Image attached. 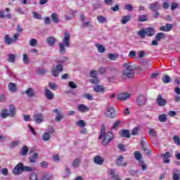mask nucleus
I'll return each instance as SVG.
<instances>
[{"instance_id":"nucleus-23","label":"nucleus","mask_w":180,"mask_h":180,"mask_svg":"<svg viewBox=\"0 0 180 180\" xmlns=\"http://www.w3.org/2000/svg\"><path fill=\"white\" fill-rule=\"evenodd\" d=\"M39 160V153H34L32 155L30 156L29 161L31 164H34Z\"/></svg>"},{"instance_id":"nucleus-14","label":"nucleus","mask_w":180,"mask_h":180,"mask_svg":"<svg viewBox=\"0 0 180 180\" xmlns=\"http://www.w3.org/2000/svg\"><path fill=\"white\" fill-rule=\"evenodd\" d=\"M34 122H36V123L40 124L44 121V117L43 116V114H41V113L34 114Z\"/></svg>"},{"instance_id":"nucleus-54","label":"nucleus","mask_w":180,"mask_h":180,"mask_svg":"<svg viewBox=\"0 0 180 180\" xmlns=\"http://www.w3.org/2000/svg\"><path fill=\"white\" fill-rule=\"evenodd\" d=\"M19 144H20V141H15L11 143L9 147L10 148H13V147H16V146H19Z\"/></svg>"},{"instance_id":"nucleus-6","label":"nucleus","mask_w":180,"mask_h":180,"mask_svg":"<svg viewBox=\"0 0 180 180\" xmlns=\"http://www.w3.org/2000/svg\"><path fill=\"white\" fill-rule=\"evenodd\" d=\"M91 84L93 85L101 84V79L98 77V72L95 70L91 71Z\"/></svg>"},{"instance_id":"nucleus-50","label":"nucleus","mask_w":180,"mask_h":180,"mask_svg":"<svg viewBox=\"0 0 180 180\" xmlns=\"http://www.w3.org/2000/svg\"><path fill=\"white\" fill-rule=\"evenodd\" d=\"M112 12H120V5L116 4L114 7L110 8Z\"/></svg>"},{"instance_id":"nucleus-56","label":"nucleus","mask_w":180,"mask_h":180,"mask_svg":"<svg viewBox=\"0 0 180 180\" xmlns=\"http://www.w3.org/2000/svg\"><path fill=\"white\" fill-rule=\"evenodd\" d=\"M136 56H137V52L136 51H131L129 53V57L130 58H133L136 57Z\"/></svg>"},{"instance_id":"nucleus-59","label":"nucleus","mask_w":180,"mask_h":180,"mask_svg":"<svg viewBox=\"0 0 180 180\" xmlns=\"http://www.w3.org/2000/svg\"><path fill=\"white\" fill-rule=\"evenodd\" d=\"M108 82H115L116 81V76H110L107 78Z\"/></svg>"},{"instance_id":"nucleus-12","label":"nucleus","mask_w":180,"mask_h":180,"mask_svg":"<svg viewBox=\"0 0 180 180\" xmlns=\"http://www.w3.org/2000/svg\"><path fill=\"white\" fill-rule=\"evenodd\" d=\"M122 67L125 68L124 70H127V71H131L132 72H134V70L137 69V66L136 65H131L130 63H124L122 65Z\"/></svg>"},{"instance_id":"nucleus-2","label":"nucleus","mask_w":180,"mask_h":180,"mask_svg":"<svg viewBox=\"0 0 180 180\" xmlns=\"http://www.w3.org/2000/svg\"><path fill=\"white\" fill-rule=\"evenodd\" d=\"M70 40H71V34H70L68 32H65L64 33V38L63 39V42L58 44L59 53L62 56H64V54L67 53L65 47H70Z\"/></svg>"},{"instance_id":"nucleus-3","label":"nucleus","mask_w":180,"mask_h":180,"mask_svg":"<svg viewBox=\"0 0 180 180\" xmlns=\"http://www.w3.org/2000/svg\"><path fill=\"white\" fill-rule=\"evenodd\" d=\"M68 60V58L63 56L61 58L56 60L58 64L56 67H52L51 74L53 77H58L60 72H63L64 68L62 64H64Z\"/></svg>"},{"instance_id":"nucleus-25","label":"nucleus","mask_w":180,"mask_h":180,"mask_svg":"<svg viewBox=\"0 0 180 180\" xmlns=\"http://www.w3.org/2000/svg\"><path fill=\"white\" fill-rule=\"evenodd\" d=\"M110 174L111 175V178L113 180H121L119 174H116L115 169H110Z\"/></svg>"},{"instance_id":"nucleus-36","label":"nucleus","mask_w":180,"mask_h":180,"mask_svg":"<svg viewBox=\"0 0 180 180\" xmlns=\"http://www.w3.org/2000/svg\"><path fill=\"white\" fill-rule=\"evenodd\" d=\"M51 178H53V174L45 173L43 174L41 180H51Z\"/></svg>"},{"instance_id":"nucleus-11","label":"nucleus","mask_w":180,"mask_h":180,"mask_svg":"<svg viewBox=\"0 0 180 180\" xmlns=\"http://www.w3.org/2000/svg\"><path fill=\"white\" fill-rule=\"evenodd\" d=\"M149 9L150 11H153V12H157L158 11H160V9H161V4H160V3L157 1L151 3L149 5Z\"/></svg>"},{"instance_id":"nucleus-43","label":"nucleus","mask_w":180,"mask_h":180,"mask_svg":"<svg viewBox=\"0 0 180 180\" xmlns=\"http://www.w3.org/2000/svg\"><path fill=\"white\" fill-rule=\"evenodd\" d=\"M78 127L84 128L86 126L85 121L80 120L76 122Z\"/></svg>"},{"instance_id":"nucleus-27","label":"nucleus","mask_w":180,"mask_h":180,"mask_svg":"<svg viewBox=\"0 0 180 180\" xmlns=\"http://www.w3.org/2000/svg\"><path fill=\"white\" fill-rule=\"evenodd\" d=\"M8 88L10 92H16L17 91V86H16V84L15 83H9L8 85Z\"/></svg>"},{"instance_id":"nucleus-21","label":"nucleus","mask_w":180,"mask_h":180,"mask_svg":"<svg viewBox=\"0 0 180 180\" xmlns=\"http://www.w3.org/2000/svg\"><path fill=\"white\" fill-rule=\"evenodd\" d=\"M146 36L151 37L155 34V30L151 27H149L145 30Z\"/></svg>"},{"instance_id":"nucleus-39","label":"nucleus","mask_w":180,"mask_h":180,"mask_svg":"<svg viewBox=\"0 0 180 180\" xmlns=\"http://www.w3.org/2000/svg\"><path fill=\"white\" fill-rule=\"evenodd\" d=\"M37 74H39V75H44L47 72V70L43 68H39L37 69Z\"/></svg>"},{"instance_id":"nucleus-64","label":"nucleus","mask_w":180,"mask_h":180,"mask_svg":"<svg viewBox=\"0 0 180 180\" xmlns=\"http://www.w3.org/2000/svg\"><path fill=\"white\" fill-rule=\"evenodd\" d=\"M179 179H180L179 174L174 172L173 173V180H179Z\"/></svg>"},{"instance_id":"nucleus-19","label":"nucleus","mask_w":180,"mask_h":180,"mask_svg":"<svg viewBox=\"0 0 180 180\" xmlns=\"http://www.w3.org/2000/svg\"><path fill=\"white\" fill-rule=\"evenodd\" d=\"M172 24H167L166 25H163L159 28L160 32H171L172 30Z\"/></svg>"},{"instance_id":"nucleus-61","label":"nucleus","mask_w":180,"mask_h":180,"mask_svg":"<svg viewBox=\"0 0 180 180\" xmlns=\"http://www.w3.org/2000/svg\"><path fill=\"white\" fill-rule=\"evenodd\" d=\"M173 140L174 143H176L177 146H180V139L179 138V136H174Z\"/></svg>"},{"instance_id":"nucleus-37","label":"nucleus","mask_w":180,"mask_h":180,"mask_svg":"<svg viewBox=\"0 0 180 180\" xmlns=\"http://www.w3.org/2000/svg\"><path fill=\"white\" fill-rule=\"evenodd\" d=\"M22 61L24 63V64H30V58H29V56H27V55L26 53H24L22 56Z\"/></svg>"},{"instance_id":"nucleus-32","label":"nucleus","mask_w":180,"mask_h":180,"mask_svg":"<svg viewBox=\"0 0 180 180\" xmlns=\"http://www.w3.org/2000/svg\"><path fill=\"white\" fill-rule=\"evenodd\" d=\"M165 38V34L164 32H159L155 36V40L160 41L162 39Z\"/></svg>"},{"instance_id":"nucleus-30","label":"nucleus","mask_w":180,"mask_h":180,"mask_svg":"<svg viewBox=\"0 0 180 180\" xmlns=\"http://www.w3.org/2000/svg\"><path fill=\"white\" fill-rule=\"evenodd\" d=\"M25 94L27 95L28 98H32V96H34V90L32 88H29L25 91Z\"/></svg>"},{"instance_id":"nucleus-63","label":"nucleus","mask_w":180,"mask_h":180,"mask_svg":"<svg viewBox=\"0 0 180 180\" xmlns=\"http://www.w3.org/2000/svg\"><path fill=\"white\" fill-rule=\"evenodd\" d=\"M139 22H147V17L146 15H141L139 18Z\"/></svg>"},{"instance_id":"nucleus-8","label":"nucleus","mask_w":180,"mask_h":180,"mask_svg":"<svg viewBox=\"0 0 180 180\" xmlns=\"http://www.w3.org/2000/svg\"><path fill=\"white\" fill-rule=\"evenodd\" d=\"M134 78V72L130 70H124L122 72V79H132Z\"/></svg>"},{"instance_id":"nucleus-53","label":"nucleus","mask_w":180,"mask_h":180,"mask_svg":"<svg viewBox=\"0 0 180 180\" xmlns=\"http://www.w3.org/2000/svg\"><path fill=\"white\" fill-rule=\"evenodd\" d=\"M139 130H140L139 127H135L131 130V134L132 136H137L139 134Z\"/></svg>"},{"instance_id":"nucleus-52","label":"nucleus","mask_w":180,"mask_h":180,"mask_svg":"<svg viewBox=\"0 0 180 180\" xmlns=\"http://www.w3.org/2000/svg\"><path fill=\"white\" fill-rule=\"evenodd\" d=\"M8 112V110H4L1 113V117L3 119H6V117H9V113L6 112Z\"/></svg>"},{"instance_id":"nucleus-55","label":"nucleus","mask_w":180,"mask_h":180,"mask_svg":"<svg viewBox=\"0 0 180 180\" xmlns=\"http://www.w3.org/2000/svg\"><path fill=\"white\" fill-rule=\"evenodd\" d=\"M36 44H37V39H31L30 41V45L32 46V47H34L36 46Z\"/></svg>"},{"instance_id":"nucleus-34","label":"nucleus","mask_w":180,"mask_h":180,"mask_svg":"<svg viewBox=\"0 0 180 180\" xmlns=\"http://www.w3.org/2000/svg\"><path fill=\"white\" fill-rule=\"evenodd\" d=\"M162 81L164 84H169L171 82V77L168 75H165L162 78Z\"/></svg>"},{"instance_id":"nucleus-38","label":"nucleus","mask_w":180,"mask_h":180,"mask_svg":"<svg viewBox=\"0 0 180 180\" xmlns=\"http://www.w3.org/2000/svg\"><path fill=\"white\" fill-rule=\"evenodd\" d=\"M79 162H81V159L79 158H76L72 163V167L74 168H78L79 167Z\"/></svg>"},{"instance_id":"nucleus-57","label":"nucleus","mask_w":180,"mask_h":180,"mask_svg":"<svg viewBox=\"0 0 180 180\" xmlns=\"http://www.w3.org/2000/svg\"><path fill=\"white\" fill-rule=\"evenodd\" d=\"M149 134L152 137H157V132L154 130V129H150Z\"/></svg>"},{"instance_id":"nucleus-46","label":"nucleus","mask_w":180,"mask_h":180,"mask_svg":"<svg viewBox=\"0 0 180 180\" xmlns=\"http://www.w3.org/2000/svg\"><path fill=\"white\" fill-rule=\"evenodd\" d=\"M27 153H29V148H27L26 146H23L21 150V155H26Z\"/></svg>"},{"instance_id":"nucleus-44","label":"nucleus","mask_w":180,"mask_h":180,"mask_svg":"<svg viewBox=\"0 0 180 180\" xmlns=\"http://www.w3.org/2000/svg\"><path fill=\"white\" fill-rule=\"evenodd\" d=\"M134 156H135L136 160H137V161H140V160H141V158L143 157V155H141L140 151H135Z\"/></svg>"},{"instance_id":"nucleus-15","label":"nucleus","mask_w":180,"mask_h":180,"mask_svg":"<svg viewBox=\"0 0 180 180\" xmlns=\"http://www.w3.org/2000/svg\"><path fill=\"white\" fill-rule=\"evenodd\" d=\"M119 135L124 139H130V131L129 129H122L120 131Z\"/></svg>"},{"instance_id":"nucleus-9","label":"nucleus","mask_w":180,"mask_h":180,"mask_svg":"<svg viewBox=\"0 0 180 180\" xmlns=\"http://www.w3.org/2000/svg\"><path fill=\"white\" fill-rule=\"evenodd\" d=\"M156 103L158 106H165V105L167 103V101L166 98H162V95L159 94L156 98Z\"/></svg>"},{"instance_id":"nucleus-20","label":"nucleus","mask_w":180,"mask_h":180,"mask_svg":"<svg viewBox=\"0 0 180 180\" xmlns=\"http://www.w3.org/2000/svg\"><path fill=\"white\" fill-rule=\"evenodd\" d=\"M129 98H130V94L127 92L121 93L118 95L119 101H127V99H129Z\"/></svg>"},{"instance_id":"nucleus-47","label":"nucleus","mask_w":180,"mask_h":180,"mask_svg":"<svg viewBox=\"0 0 180 180\" xmlns=\"http://www.w3.org/2000/svg\"><path fill=\"white\" fill-rule=\"evenodd\" d=\"M124 9L125 11H129V12H132V11H133V6H131V4H125L124 6Z\"/></svg>"},{"instance_id":"nucleus-31","label":"nucleus","mask_w":180,"mask_h":180,"mask_svg":"<svg viewBox=\"0 0 180 180\" xmlns=\"http://www.w3.org/2000/svg\"><path fill=\"white\" fill-rule=\"evenodd\" d=\"M51 18L52 19V22L53 23H58L60 22V20L58 19V16L57 15V13H53L51 15Z\"/></svg>"},{"instance_id":"nucleus-13","label":"nucleus","mask_w":180,"mask_h":180,"mask_svg":"<svg viewBox=\"0 0 180 180\" xmlns=\"http://www.w3.org/2000/svg\"><path fill=\"white\" fill-rule=\"evenodd\" d=\"M147 102V98L144 96H139L136 99V103L139 106H144Z\"/></svg>"},{"instance_id":"nucleus-5","label":"nucleus","mask_w":180,"mask_h":180,"mask_svg":"<svg viewBox=\"0 0 180 180\" xmlns=\"http://www.w3.org/2000/svg\"><path fill=\"white\" fill-rule=\"evenodd\" d=\"M104 115L109 119H115V117H117V116H119L117 111H116L113 107H108L104 112Z\"/></svg>"},{"instance_id":"nucleus-49","label":"nucleus","mask_w":180,"mask_h":180,"mask_svg":"<svg viewBox=\"0 0 180 180\" xmlns=\"http://www.w3.org/2000/svg\"><path fill=\"white\" fill-rule=\"evenodd\" d=\"M70 174H71V172L70 170V168L65 167V174L63 175V178H68L70 176Z\"/></svg>"},{"instance_id":"nucleus-45","label":"nucleus","mask_w":180,"mask_h":180,"mask_svg":"<svg viewBox=\"0 0 180 180\" xmlns=\"http://www.w3.org/2000/svg\"><path fill=\"white\" fill-rule=\"evenodd\" d=\"M50 137H51V136L49 133H45L42 136V140L44 141H49L50 140Z\"/></svg>"},{"instance_id":"nucleus-22","label":"nucleus","mask_w":180,"mask_h":180,"mask_svg":"<svg viewBox=\"0 0 180 180\" xmlns=\"http://www.w3.org/2000/svg\"><path fill=\"white\" fill-rule=\"evenodd\" d=\"M123 156L120 155L116 160V164L118 165V167H127V162L122 163L123 162Z\"/></svg>"},{"instance_id":"nucleus-62","label":"nucleus","mask_w":180,"mask_h":180,"mask_svg":"<svg viewBox=\"0 0 180 180\" xmlns=\"http://www.w3.org/2000/svg\"><path fill=\"white\" fill-rule=\"evenodd\" d=\"M30 180H37V174L36 173H32L30 176Z\"/></svg>"},{"instance_id":"nucleus-7","label":"nucleus","mask_w":180,"mask_h":180,"mask_svg":"<svg viewBox=\"0 0 180 180\" xmlns=\"http://www.w3.org/2000/svg\"><path fill=\"white\" fill-rule=\"evenodd\" d=\"M140 144H141V147L143 151H144V153H146V154H147V155H150V154H151L153 153L152 149L147 148V146H148V143H147V139H146V138L141 140Z\"/></svg>"},{"instance_id":"nucleus-4","label":"nucleus","mask_w":180,"mask_h":180,"mask_svg":"<svg viewBox=\"0 0 180 180\" xmlns=\"http://www.w3.org/2000/svg\"><path fill=\"white\" fill-rule=\"evenodd\" d=\"M35 169L36 168L34 167L25 166L23 165V163L20 162L15 167L13 172L15 174V175H20L22 172H30L32 171H35Z\"/></svg>"},{"instance_id":"nucleus-41","label":"nucleus","mask_w":180,"mask_h":180,"mask_svg":"<svg viewBox=\"0 0 180 180\" xmlns=\"http://www.w3.org/2000/svg\"><path fill=\"white\" fill-rule=\"evenodd\" d=\"M159 122H161L162 123H164L167 122V115L162 114L159 115Z\"/></svg>"},{"instance_id":"nucleus-35","label":"nucleus","mask_w":180,"mask_h":180,"mask_svg":"<svg viewBox=\"0 0 180 180\" xmlns=\"http://www.w3.org/2000/svg\"><path fill=\"white\" fill-rule=\"evenodd\" d=\"M96 46L98 49V53H105L106 51V48H105V46H102L101 44H97Z\"/></svg>"},{"instance_id":"nucleus-1","label":"nucleus","mask_w":180,"mask_h":180,"mask_svg":"<svg viewBox=\"0 0 180 180\" xmlns=\"http://www.w3.org/2000/svg\"><path fill=\"white\" fill-rule=\"evenodd\" d=\"M99 139H103V146H108V144H109L110 141H112V140L115 139V136L113 135V133H112V131H108L106 134V127H105V125L102 124Z\"/></svg>"},{"instance_id":"nucleus-33","label":"nucleus","mask_w":180,"mask_h":180,"mask_svg":"<svg viewBox=\"0 0 180 180\" xmlns=\"http://www.w3.org/2000/svg\"><path fill=\"white\" fill-rule=\"evenodd\" d=\"M138 36H140L141 39H146L147 34L145 29H142L137 32Z\"/></svg>"},{"instance_id":"nucleus-29","label":"nucleus","mask_w":180,"mask_h":180,"mask_svg":"<svg viewBox=\"0 0 180 180\" xmlns=\"http://www.w3.org/2000/svg\"><path fill=\"white\" fill-rule=\"evenodd\" d=\"M130 19H131V15L123 16L122 18V20H121L122 24L126 25V23H127L129 21H130Z\"/></svg>"},{"instance_id":"nucleus-16","label":"nucleus","mask_w":180,"mask_h":180,"mask_svg":"<svg viewBox=\"0 0 180 180\" xmlns=\"http://www.w3.org/2000/svg\"><path fill=\"white\" fill-rule=\"evenodd\" d=\"M94 164L102 165L105 162V160L101 155H96L94 158Z\"/></svg>"},{"instance_id":"nucleus-24","label":"nucleus","mask_w":180,"mask_h":180,"mask_svg":"<svg viewBox=\"0 0 180 180\" xmlns=\"http://www.w3.org/2000/svg\"><path fill=\"white\" fill-rule=\"evenodd\" d=\"M16 114V108H15L14 105H11L9 106V116H11V117H14L15 115Z\"/></svg>"},{"instance_id":"nucleus-42","label":"nucleus","mask_w":180,"mask_h":180,"mask_svg":"<svg viewBox=\"0 0 180 180\" xmlns=\"http://www.w3.org/2000/svg\"><path fill=\"white\" fill-rule=\"evenodd\" d=\"M99 23H106L108 20H106V17H103V15H100L97 18Z\"/></svg>"},{"instance_id":"nucleus-51","label":"nucleus","mask_w":180,"mask_h":180,"mask_svg":"<svg viewBox=\"0 0 180 180\" xmlns=\"http://www.w3.org/2000/svg\"><path fill=\"white\" fill-rule=\"evenodd\" d=\"M147 53L144 51H139L138 52V57H139V58H144V57H146Z\"/></svg>"},{"instance_id":"nucleus-28","label":"nucleus","mask_w":180,"mask_h":180,"mask_svg":"<svg viewBox=\"0 0 180 180\" xmlns=\"http://www.w3.org/2000/svg\"><path fill=\"white\" fill-rule=\"evenodd\" d=\"M46 42L49 46H51V47H53L54 44H56V38L53 37H49L46 39Z\"/></svg>"},{"instance_id":"nucleus-60","label":"nucleus","mask_w":180,"mask_h":180,"mask_svg":"<svg viewBox=\"0 0 180 180\" xmlns=\"http://www.w3.org/2000/svg\"><path fill=\"white\" fill-rule=\"evenodd\" d=\"M64 117V116L63 115V114H58L56 116V122H61V119H63Z\"/></svg>"},{"instance_id":"nucleus-26","label":"nucleus","mask_w":180,"mask_h":180,"mask_svg":"<svg viewBox=\"0 0 180 180\" xmlns=\"http://www.w3.org/2000/svg\"><path fill=\"white\" fill-rule=\"evenodd\" d=\"M4 43L7 46H11V44H12L15 42H13V39L9 37V35L7 34L4 37Z\"/></svg>"},{"instance_id":"nucleus-17","label":"nucleus","mask_w":180,"mask_h":180,"mask_svg":"<svg viewBox=\"0 0 180 180\" xmlns=\"http://www.w3.org/2000/svg\"><path fill=\"white\" fill-rule=\"evenodd\" d=\"M44 91H45V96H46V98L49 101H52V99H54V94H53V92H51V91L49 90L47 87H45Z\"/></svg>"},{"instance_id":"nucleus-10","label":"nucleus","mask_w":180,"mask_h":180,"mask_svg":"<svg viewBox=\"0 0 180 180\" xmlns=\"http://www.w3.org/2000/svg\"><path fill=\"white\" fill-rule=\"evenodd\" d=\"M93 89L94 92H96L97 94H104L105 91V86L100 85L99 84H94L93 86Z\"/></svg>"},{"instance_id":"nucleus-48","label":"nucleus","mask_w":180,"mask_h":180,"mask_svg":"<svg viewBox=\"0 0 180 180\" xmlns=\"http://www.w3.org/2000/svg\"><path fill=\"white\" fill-rule=\"evenodd\" d=\"M108 58L111 61H115V60H117V55L114 54V53H109L108 54Z\"/></svg>"},{"instance_id":"nucleus-40","label":"nucleus","mask_w":180,"mask_h":180,"mask_svg":"<svg viewBox=\"0 0 180 180\" xmlns=\"http://www.w3.org/2000/svg\"><path fill=\"white\" fill-rule=\"evenodd\" d=\"M16 59V56L13 53H10L8 55V63H15V60Z\"/></svg>"},{"instance_id":"nucleus-58","label":"nucleus","mask_w":180,"mask_h":180,"mask_svg":"<svg viewBox=\"0 0 180 180\" xmlns=\"http://www.w3.org/2000/svg\"><path fill=\"white\" fill-rule=\"evenodd\" d=\"M49 88L52 91H56L57 89V85H56V83L49 82Z\"/></svg>"},{"instance_id":"nucleus-18","label":"nucleus","mask_w":180,"mask_h":180,"mask_svg":"<svg viewBox=\"0 0 180 180\" xmlns=\"http://www.w3.org/2000/svg\"><path fill=\"white\" fill-rule=\"evenodd\" d=\"M77 110L81 113H85L86 112H89V108L84 104H79L78 105Z\"/></svg>"}]
</instances>
